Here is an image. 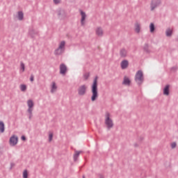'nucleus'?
<instances>
[{"label": "nucleus", "mask_w": 178, "mask_h": 178, "mask_svg": "<svg viewBox=\"0 0 178 178\" xmlns=\"http://www.w3.org/2000/svg\"><path fill=\"white\" fill-rule=\"evenodd\" d=\"M170 86L167 85L164 88H163V95H169V88Z\"/></svg>", "instance_id": "17"}, {"label": "nucleus", "mask_w": 178, "mask_h": 178, "mask_svg": "<svg viewBox=\"0 0 178 178\" xmlns=\"http://www.w3.org/2000/svg\"><path fill=\"white\" fill-rule=\"evenodd\" d=\"M135 81L138 86H141L144 83V73L141 70L136 72Z\"/></svg>", "instance_id": "3"}, {"label": "nucleus", "mask_w": 178, "mask_h": 178, "mask_svg": "<svg viewBox=\"0 0 178 178\" xmlns=\"http://www.w3.org/2000/svg\"><path fill=\"white\" fill-rule=\"evenodd\" d=\"M83 178H86V177H83Z\"/></svg>", "instance_id": "39"}, {"label": "nucleus", "mask_w": 178, "mask_h": 178, "mask_svg": "<svg viewBox=\"0 0 178 178\" xmlns=\"http://www.w3.org/2000/svg\"><path fill=\"white\" fill-rule=\"evenodd\" d=\"M171 70H176V67H172L171 68Z\"/></svg>", "instance_id": "37"}, {"label": "nucleus", "mask_w": 178, "mask_h": 178, "mask_svg": "<svg viewBox=\"0 0 178 178\" xmlns=\"http://www.w3.org/2000/svg\"><path fill=\"white\" fill-rule=\"evenodd\" d=\"M56 88H58V86H56V83L55 82L52 83L51 92L54 93L55 91H56Z\"/></svg>", "instance_id": "20"}, {"label": "nucleus", "mask_w": 178, "mask_h": 178, "mask_svg": "<svg viewBox=\"0 0 178 178\" xmlns=\"http://www.w3.org/2000/svg\"><path fill=\"white\" fill-rule=\"evenodd\" d=\"M96 34L98 37H102L104 35V31L102 30V28L98 27L96 29Z\"/></svg>", "instance_id": "13"}, {"label": "nucleus", "mask_w": 178, "mask_h": 178, "mask_svg": "<svg viewBox=\"0 0 178 178\" xmlns=\"http://www.w3.org/2000/svg\"><path fill=\"white\" fill-rule=\"evenodd\" d=\"M54 137V135L52 134H50L49 135V141L51 143V141H52V138Z\"/></svg>", "instance_id": "30"}, {"label": "nucleus", "mask_w": 178, "mask_h": 178, "mask_svg": "<svg viewBox=\"0 0 178 178\" xmlns=\"http://www.w3.org/2000/svg\"><path fill=\"white\" fill-rule=\"evenodd\" d=\"M19 138H17V136L13 135L10 138V145H12V147H15L16 144H17Z\"/></svg>", "instance_id": "9"}, {"label": "nucleus", "mask_w": 178, "mask_h": 178, "mask_svg": "<svg viewBox=\"0 0 178 178\" xmlns=\"http://www.w3.org/2000/svg\"><path fill=\"white\" fill-rule=\"evenodd\" d=\"M27 177H29V174L27 172V170H25L23 172V178H27Z\"/></svg>", "instance_id": "28"}, {"label": "nucleus", "mask_w": 178, "mask_h": 178, "mask_svg": "<svg viewBox=\"0 0 178 178\" xmlns=\"http://www.w3.org/2000/svg\"><path fill=\"white\" fill-rule=\"evenodd\" d=\"M27 105H28V110L27 112L28 113H31V112H33V111H34V102H33V100L29 99L27 101Z\"/></svg>", "instance_id": "8"}, {"label": "nucleus", "mask_w": 178, "mask_h": 178, "mask_svg": "<svg viewBox=\"0 0 178 178\" xmlns=\"http://www.w3.org/2000/svg\"><path fill=\"white\" fill-rule=\"evenodd\" d=\"M144 50L145 51V52H147V54L149 52V50L148 49V44H145Z\"/></svg>", "instance_id": "29"}, {"label": "nucleus", "mask_w": 178, "mask_h": 178, "mask_svg": "<svg viewBox=\"0 0 178 178\" xmlns=\"http://www.w3.org/2000/svg\"><path fill=\"white\" fill-rule=\"evenodd\" d=\"M120 56L121 58H126V56H127V50L124 48L121 49L120 50Z\"/></svg>", "instance_id": "12"}, {"label": "nucleus", "mask_w": 178, "mask_h": 178, "mask_svg": "<svg viewBox=\"0 0 178 178\" xmlns=\"http://www.w3.org/2000/svg\"><path fill=\"white\" fill-rule=\"evenodd\" d=\"M98 76H96L93 81V83L91 86V92H92V97L91 101L94 102V101L98 99Z\"/></svg>", "instance_id": "1"}, {"label": "nucleus", "mask_w": 178, "mask_h": 178, "mask_svg": "<svg viewBox=\"0 0 178 178\" xmlns=\"http://www.w3.org/2000/svg\"><path fill=\"white\" fill-rule=\"evenodd\" d=\"M25 70V65L24 63L23 62H20V72L23 73Z\"/></svg>", "instance_id": "22"}, {"label": "nucleus", "mask_w": 178, "mask_h": 178, "mask_svg": "<svg viewBox=\"0 0 178 178\" xmlns=\"http://www.w3.org/2000/svg\"><path fill=\"white\" fill-rule=\"evenodd\" d=\"M24 17V15L23 14L22 11H19L18 12V19L22 20Z\"/></svg>", "instance_id": "23"}, {"label": "nucleus", "mask_w": 178, "mask_h": 178, "mask_svg": "<svg viewBox=\"0 0 178 178\" xmlns=\"http://www.w3.org/2000/svg\"><path fill=\"white\" fill-rule=\"evenodd\" d=\"M56 13H57L58 19H65V17H66V12L65 11V10H63L62 8H58L56 11Z\"/></svg>", "instance_id": "7"}, {"label": "nucleus", "mask_w": 178, "mask_h": 178, "mask_svg": "<svg viewBox=\"0 0 178 178\" xmlns=\"http://www.w3.org/2000/svg\"><path fill=\"white\" fill-rule=\"evenodd\" d=\"M21 140H22V141H26V136H22L21 137Z\"/></svg>", "instance_id": "34"}, {"label": "nucleus", "mask_w": 178, "mask_h": 178, "mask_svg": "<svg viewBox=\"0 0 178 178\" xmlns=\"http://www.w3.org/2000/svg\"><path fill=\"white\" fill-rule=\"evenodd\" d=\"M135 27V31L136 33H140V28L139 24H136Z\"/></svg>", "instance_id": "25"}, {"label": "nucleus", "mask_w": 178, "mask_h": 178, "mask_svg": "<svg viewBox=\"0 0 178 178\" xmlns=\"http://www.w3.org/2000/svg\"><path fill=\"white\" fill-rule=\"evenodd\" d=\"M88 77H90V72H85L83 74V79L85 80H88Z\"/></svg>", "instance_id": "26"}, {"label": "nucleus", "mask_w": 178, "mask_h": 178, "mask_svg": "<svg viewBox=\"0 0 178 178\" xmlns=\"http://www.w3.org/2000/svg\"><path fill=\"white\" fill-rule=\"evenodd\" d=\"M149 29H150V33H154L155 31V25L154 24V23L150 24Z\"/></svg>", "instance_id": "24"}, {"label": "nucleus", "mask_w": 178, "mask_h": 178, "mask_svg": "<svg viewBox=\"0 0 178 178\" xmlns=\"http://www.w3.org/2000/svg\"><path fill=\"white\" fill-rule=\"evenodd\" d=\"M86 92H87V86L86 85H82L79 87V88H78L79 95H81V96L86 95Z\"/></svg>", "instance_id": "6"}, {"label": "nucleus", "mask_w": 178, "mask_h": 178, "mask_svg": "<svg viewBox=\"0 0 178 178\" xmlns=\"http://www.w3.org/2000/svg\"><path fill=\"white\" fill-rule=\"evenodd\" d=\"M172 34H173V31L170 29H167L165 31L166 37H171Z\"/></svg>", "instance_id": "18"}, {"label": "nucleus", "mask_w": 178, "mask_h": 178, "mask_svg": "<svg viewBox=\"0 0 178 178\" xmlns=\"http://www.w3.org/2000/svg\"><path fill=\"white\" fill-rule=\"evenodd\" d=\"M120 66L122 70L127 69L129 67V60H123L120 63Z\"/></svg>", "instance_id": "11"}, {"label": "nucleus", "mask_w": 178, "mask_h": 178, "mask_svg": "<svg viewBox=\"0 0 178 178\" xmlns=\"http://www.w3.org/2000/svg\"><path fill=\"white\" fill-rule=\"evenodd\" d=\"M161 0H152L151 3H150V10L152 12L161 5Z\"/></svg>", "instance_id": "5"}, {"label": "nucleus", "mask_w": 178, "mask_h": 178, "mask_svg": "<svg viewBox=\"0 0 178 178\" xmlns=\"http://www.w3.org/2000/svg\"><path fill=\"white\" fill-rule=\"evenodd\" d=\"M104 123L107 127L108 130H111L113 127V121L111 119V114L106 112L105 114V121Z\"/></svg>", "instance_id": "4"}, {"label": "nucleus", "mask_w": 178, "mask_h": 178, "mask_svg": "<svg viewBox=\"0 0 178 178\" xmlns=\"http://www.w3.org/2000/svg\"><path fill=\"white\" fill-rule=\"evenodd\" d=\"M135 147H137V144H135Z\"/></svg>", "instance_id": "38"}, {"label": "nucleus", "mask_w": 178, "mask_h": 178, "mask_svg": "<svg viewBox=\"0 0 178 178\" xmlns=\"http://www.w3.org/2000/svg\"><path fill=\"white\" fill-rule=\"evenodd\" d=\"M99 178H105V177H104V175H99Z\"/></svg>", "instance_id": "36"}, {"label": "nucleus", "mask_w": 178, "mask_h": 178, "mask_svg": "<svg viewBox=\"0 0 178 178\" xmlns=\"http://www.w3.org/2000/svg\"><path fill=\"white\" fill-rule=\"evenodd\" d=\"M130 83H131L130 79L129 78L124 76V80L122 81V84H124V86H130Z\"/></svg>", "instance_id": "16"}, {"label": "nucleus", "mask_w": 178, "mask_h": 178, "mask_svg": "<svg viewBox=\"0 0 178 178\" xmlns=\"http://www.w3.org/2000/svg\"><path fill=\"white\" fill-rule=\"evenodd\" d=\"M65 45H66V42L65 40H63L60 42L58 47L54 50V55L56 56H59L62 55V54L65 53Z\"/></svg>", "instance_id": "2"}, {"label": "nucleus", "mask_w": 178, "mask_h": 178, "mask_svg": "<svg viewBox=\"0 0 178 178\" xmlns=\"http://www.w3.org/2000/svg\"><path fill=\"white\" fill-rule=\"evenodd\" d=\"M81 26H84V21L86 20V17L87 15H86V13H84L83 11H81Z\"/></svg>", "instance_id": "15"}, {"label": "nucleus", "mask_w": 178, "mask_h": 178, "mask_svg": "<svg viewBox=\"0 0 178 178\" xmlns=\"http://www.w3.org/2000/svg\"><path fill=\"white\" fill-rule=\"evenodd\" d=\"M20 90L21 91H26V90H27V86L26 85H20Z\"/></svg>", "instance_id": "27"}, {"label": "nucleus", "mask_w": 178, "mask_h": 178, "mask_svg": "<svg viewBox=\"0 0 178 178\" xmlns=\"http://www.w3.org/2000/svg\"><path fill=\"white\" fill-rule=\"evenodd\" d=\"M31 81H34V75L31 74L30 78Z\"/></svg>", "instance_id": "33"}, {"label": "nucleus", "mask_w": 178, "mask_h": 178, "mask_svg": "<svg viewBox=\"0 0 178 178\" xmlns=\"http://www.w3.org/2000/svg\"><path fill=\"white\" fill-rule=\"evenodd\" d=\"M171 147H172V148H176V143H172L171 144Z\"/></svg>", "instance_id": "32"}, {"label": "nucleus", "mask_w": 178, "mask_h": 178, "mask_svg": "<svg viewBox=\"0 0 178 178\" xmlns=\"http://www.w3.org/2000/svg\"><path fill=\"white\" fill-rule=\"evenodd\" d=\"M29 113V119H31V118H33V112L31 113Z\"/></svg>", "instance_id": "35"}, {"label": "nucleus", "mask_w": 178, "mask_h": 178, "mask_svg": "<svg viewBox=\"0 0 178 178\" xmlns=\"http://www.w3.org/2000/svg\"><path fill=\"white\" fill-rule=\"evenodd\" d=\"M0 131L1 133H3L5 131V124L2 121H0Z\"/></svg>", "instance_id": "21"}, {"label": "nucleus", "mask_w": 178, "mask_h": 178, "mask_svg": "<svg viewBox=\"0 0 178 178\" xmlns=\"http://www.w3.org/2000/svg\"><path fill=\"white\" fill-rule=\"evenodd\" d=\"M80 154H81V151L75 150V153L73 155V159L74 162L77 161L79 156H80Z\"/></svg>", "instance_id": "14"}, {"label": "nucleus", "mask_w": 178, "mask_h": 178, "mask_svg": "<svg viewBox=\"0 0 178 178\" xmlns=\"http://www.w3.org/2000/svg\"><path fill=\"white\" fill-rule=\"evenodd\" d=\"M61 0H54V2L56 5H58V3H60Z\"/></svg>", "instance_id": "31"}, {"label": "nucleus", "mask_w": 178, "mask_h": 178, "mask_svg": "<svg viewBox=\"0 0 178 178\" xmlns=\"http://www.w3.org/2000/svg\"><path fill=\"white\" fill-rule=\"evenodd\" d=\"M29 34H30L31 37H32V38H34L35 35L38 34V32L34 31V29H31V30H29Z\"/></svg>", "instance_id": "19"}, {"label": "nucleus", "mask_w": 178, "mask_h": 178, "mask_svg": "<svg viewBox=\"0 0 178 178\" xmlns=\"http://www.w3.org/2000/svg\"><path fill=\"white\" fill-rule=\"evenodd\" d=\"M67 72V67L65 64H60V74H63V76H65L66 74V72Z\"/></svg>", "instance_id": "10"}]
</instances>
